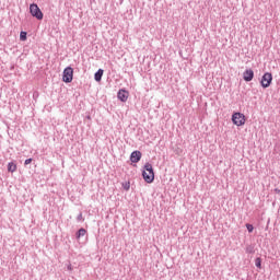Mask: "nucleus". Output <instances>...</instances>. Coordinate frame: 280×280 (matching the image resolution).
<instances>
[{
    "mask_svg": "<svg viewBox=\"0 0 280 280\" xmlns=\"http://www.w3.org/2000/svg\"><path fill=\"white\" fill-rule=\"evenodd\" d=\"M142 178L147 183H154V168L152 167V164L145 163L144 164V171L142 172Z\"/></svg>",
    "mask_w": 280,
    "mask_h": 280,
    "instance_id": "obj_1",
    "label": "nucleus"
},
{
    "mask_svg": "<svg viewBox=\"0 0 280 280\" xmlns=\"http://www.w3.org/2000/svg\"><path fill=\"white\" fill-rule=\"evenodd\" d=\"M232 121L234 126H244V124H246V116L240 112H236L232 115Z\"/></svg>",
    "mask_w": 280,
    "mask_h": 280,
    "instance_id": "obj_2",
    "label": "nucleus"
},
{
    "mask_svg": "<svg viewBox=\"0 0 280 280\" xmlns=\"http://www.w3.org/2000/svg\"><path fill=\"white\" fill-rule=\"evenodd\" d=\"M30 12L32 16L37 19V21H43V11H40V8H38V4L32 3L30 5Z\"/></svg>",
    "mask_w": 280,
    "mask_h": 280,
    "instance_id": "obj_3",
    "label": "nucleus"
},
{
    "mask_svg": "<svg viewBox=\"0 0 280 280\" xmlns=\"http://www.w3.org/2000/svg\"><path fill=\"white\" fill-rule=\"evenodd\" d=\"M62 81L66 82V84L73 82V68L67 67L63 70Z\"/></svg>",
    "mask_w": 280,
    "mask_h": 280,
    "instance_id": "obj_4",
    "label": "nucleus"
},
{
    "mask_svg": "<svg viewBox=\"0 0 280 280\" xmlns=\"http://www.w3.org/2000/svg\"><path fill=\"white\" fill-rule=\"evenodd\" d=\"M260 84L262 89H268L272 84V73L266 72L261 78Z\"/></svg>",
    "mask_w": 280,
    "mask_h": 280,
    "instance_id": "obj_5",
    "label": "nucleus"
},
{
    "mask_svg": "<svg viewBox=\"0 0 280 280\" xmlns=\"http://www.w3.org/2000/svg\"><path fill=\"white\" fill-rule=\"evenodd\" d=\"M253 78H255V72L253 69L245 70L243 73V79L245 82H252Z\"/></svg>",
    "mask_w": 280,
    "mask_h": 280,
    "instance_id": "obj_6",
    "label": "nucleus"
},
{
    "mask_svg": "<svg viewBox=\"0 0 280 280\" xmlns=\"http://www.w3.org/2000/svg\"><path fill=\"white\" fill-rule=\"evenodd\" d=\"M128 91L126 90H119L118 91V94H117V97L120 102H128Z\"/></svg>",
    "mask_w": 280,
    "mask_h": 280,
    "instance_id": "obj_7",
    "label": "nucleus"
},
{
    "mask_svg": "<svg viewBox=\"0 0 280 280\" xmlns=\"http://www.w3.org/2000/svg\"><path fill=\"white\" fill-rule=\"evenodd\" d=\"M131 163H139L141 161V151H133L130 155Z\"/></svg>",
    "mask_w": 280,
    "mask_h": 280,
    "instance_id": "obj_8",
    "label": "nucleus"
},
{
    "mask_svg": "<svg viewBox=\"0 0 280 280\" xmlns=\"http://www.w3.org/2000/svg\"><path fill=\"white\" fill-rule=\"evenodd\" d=\"M102 75H104V70L98 69L94 74L95 82H102Z\"/></svg>",
    "mask_w": 280,
    "mask_h": 280,
    "instance_id": "obj_9",
    "label": "nucleus"
},
{
    "mask_svg": "<svg viewBox=\"0 0 280 280\" xmlns=\"http://www.w3.org/2000/svg\"><path fill=\"white\" fill-rule=\"evenodd\" d=\"M8 172H11V174H14V172H16V164L14 162L8 163Z\"/></svg>",
    "mask_w": 280,
    "mask_h": 280,
    "instance_id": "obj_10",
    "label": "nucleus"
},
{
    "mask_svg": "<svg viewBox=\"0 0 280 280\" xmlns=\"http://www.w3.org/2000/svg\"><path fill=\"white\" fill-rule=\"evenodd\" d=\"M84 235H86V230L83 229V228H81V229L77 232L75 237H77V240H80V237H84Z\"/></svg>",
    "mask_w": 280,
    "mask_h": 280,
    "instance_id": "obj_11",
    "label": "nucleus"
},
{
    "mask_svg": "<svg viewBox=\"0 0 280 280\" xmlns=\"http://www.w3.org/2000/svg\"><path fill=\"white\" fill-rule=\"evenodd\" d=\"M245 253H247V255H254V253H255V246L248 245V246L245 248Z\"/></svg>",
    "mask_w": 280,
    "mask_h": 280,
    "instance_id": "obj_12",
    "label": "nucleus"
},
{
    "mask_svg": "<svg viewBox=\"0 0 280 280\" xmlns=\"http://www.w3.org/2000/svg\"><path fill=\"white\" fill-rule=\"evenodd\" d=\"M20 40H27V32H21L20 33Z\"/></svg>",
    "mask_w": 280,
    "mask_h": 280,
    "instance_id": "obj_13",
    "label": "nucleus"
},
{
    "mask_svg": "<svg viewBox=\"0 0 280 280\" xmlns=\"http://www.w3.org/2000/svg\"><path fill=\"white\" fill-rule=\"evenodd\" d=\"M246 229H247L248 233H253V231H255V228L250 223L246 224Z\"/></svg>",
    "mask_w": 280,
    "mask_h": 280,
    "instance_id": "obj_14",
    "label": "nucleus"
},
{
    "mask_svg": "<svg viewBox=\"0 0 280 280\" xmlns=\"http://www.w3.org/2000/svg\"><path fill=\"white\" fill-rule=\"evenodd\" d=\"M255 266L256 268H261V259L259 257L255 259Z\"/></svg>",
    "mask_w": 280,
    "mask_h": 280,
    "instance_id": "obj_15",
    "label": "nucleus"
},
{
    "mask_svg": "<svg viewBox=\"0 0 280 280\" xmlns=\"http://www.w3.org/2000/svg\"><path fill=\"white\" fill-rule=\"evenodd\" d=\"M77 222H84V217L82 215V212L78 214Z\"/></svg>",
    "mask_w": 280,
    "mask_h": 280,
    "instance_id": "obj_16",
    "label": "nucleus"
},
{
    "mask_svg": "<svg viewBox=\"0 0 280 280\" xmlns=\"http://www.w3.org/2000/svg\"><path fill=\"white\" fill-rule=\"evenodd\" d=\"M124 189H125L126 191H128V189H130V183H126V184L124 185Z\"/></svg>",
    "mask_w": 280,
    "mask_h": 280,
    "instance_id": "obj_17",
    "label": "nucleus"
},
{
    "mask_svg": "<svg viewBox=\"0 0 280 280\" xmlns=\"http://www.w3.org/2000/svg\"><path fill=\"white\" fill-rule=\"evenodd\" d=\"M32 161H33L32 158L26 159L25 162H24V165H30V163H32Z\"/></svg>",
    "mask_w": 280,
    "mask_h": 280,
    "instance_id": "obj_18",
    "label": "nucleus"
},
{
    "mask_svg": "<svg viewBox=\"0 0 280 280\" xmlns=\"http://www.w3.org/2000/svg\"><path fill=\"white\" fill-rule=\"evenodd\" d=\"M67 268H68V270H73V267L71 266V264H69V265L67 266Z\"/></svg>",
    "mask_w": 280,
    "mask_h": 280,
    "instance_id": "obj_19",
    "label": "nucleus"
},
{
    "mask_svg": "<svg viewBox=\"0 0 280 280\" xmlns=\"http://www.w3.org/2000/svg\"><path fill=\"white\" fill-rule=\"evenodd\" d=\"M275 191H276V194H280V189L279 188H276Z\"/></svg>",
    "mask_w": 280,
    "mask_h": 280,
    "instance_id": "obj_20",
    "label": "nucleus"
}]
</instances>
